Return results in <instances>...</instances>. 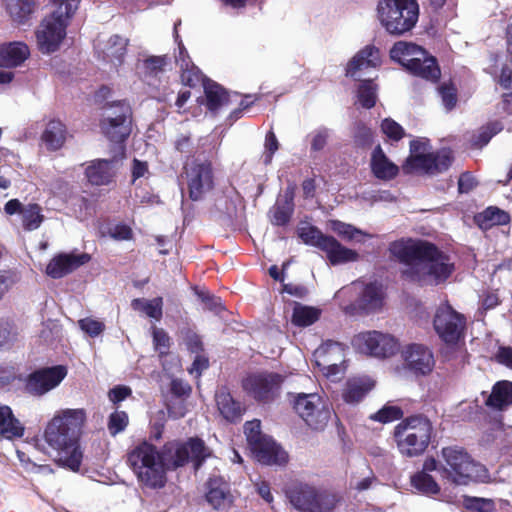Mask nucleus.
<instances>
[{
  "mask_svg": "<svg viewBox=\"0 0 512 512\" xmlns=\"http://www.w3.org/2000/svg\"><path fill=\"white\" fill-rule=\"evenodd\" d=\"M152 337L155 350L161 355H166L170 347V338L161 328L152 327Z\"/></svg>",
  "mask_w": 512,
  "mask_h": 512,
  "instance_id": "4d7b16f0",
  "label": "nucleus"
},
{
  "mask_svg": "<svg viewBox=\"0 0 512 512\" xmlns=\"http://www.w3.org/2000/svg\"><path fill=\"white\" fill-rule=\"evenodd\" d=\"M466 320L449 304H441L435 313L433 325L436 333L447 345H456L464 336Z\"/></svg>",
  "mask_w": 512,
  "mask_h": 512,
  "instance_id": "dca6fc26",
  "label": "nucleus"
},
{
  "mask_svg": "<svg viewBox=\"0 0 512 512\" xmlns=\"http://www.w3.org/2000/svg\"><path fill=\"white\" fill-rule=\"evenodd\" d=\"M320 317V310L296 303L293 308L292 322L293 324L305 327L313 324Z\"/></svg>",
  "mask_w": 512,
  "mask_h": 512,
  "instance_id": "37998d69",
  "label": "nucleus"
},
{
  "mask_svg": "<svg viewBox=\"0 0 512 512\" xmlns=\"http://www.w3.org/2000/svg\"><path fill=\"white\" fill-rule=\"evenodd\" d=\"M205 497L207 502L217 510L225 509L232 503V496L228 484L221 477L209 479Z\"/></svg>",
  "mask_w": 512,
  "mask_h": 512,
  "instance_id": "cd10ccee",
  "label": "nucleus"
},
{
  "mask_svg": "<svg viewBox=\"0 0 512 512\" xmlns=\"http://www.w3.org/2000/svg\"><path fill=\"white\" fill-rule=\"evenodd\" d=\"M278 149V141L273 132H269L265 139V162L271 161L273 153Z\"/></svg>",
  "mask_w": 512,
  "mask_h": 512,
  "instance_id": "69168bd1",
  "label": "nucleus"
},
{
  "mask_svg": "<svg viewBox=\"0 0 512 512\" xmlns=\"http://www.w3.org/2000/svg\"><path fill=\"white\" fill-rule=\"evenodd\" d=\"M251 452L258 462L266 465H283L288 461L287 453L271 437L262 440Z\"/></svg>",
  "mask_w": 512,
  "mask_h": 512,
  "instance_id": "b1692460",
  "label": "nucleus"
},
{
  "mask_svg": "<svg viewBox=\"0 0 512 512\" xmlns=\"http://www.w3.org/2000/svg\"><path fill=\"white\" fill-rule=\"evenodd\" d=\"M380 127L382 133L392 141L400 140L405 134L403 127L391 118L384 119Z\"/></svg>",
  "mask_w": 512,
  "mask_h": 512,
  "instance_id": "5fc2aeb1",
  "label": "nucleus"
},
{
  "mask_svg": "<svg viewBox=\"0 0 512 512\" xmlns=\"http://www.w3.org/2000/svg\"><path fill=\"white\" fill-rule=\"evenodd\" d=\"M313 357L315 365L327 379L336 381L344 375L345 348L342 344L327 341L315 350Z\"/></svg>",
  "mask_w": 512,
  "mask_h": 512,
  "instance_id": "4468645a",
  "label": "nucleus"
},
{
  "mask_svg": "<svg viewBox=\"0 0 512 512\" xmlns=\"http://www.w3.org/2000/svg\"><path fill=\"white\" fill-rule=\"evenodd\" d=\"M381 63L380 51L373 45H367L357 52L347 63L346 75L352 78L367 67H377Z\"/></svg>",
  "mask_w": 512,
  "mask_h": 512,
  "instance_id": "a878e982",
  "label": "nucleus"
},
{
  "mask_svg": "<svg viewBox=\"0 0 512 512\" xmlns=\"http://www.w3.org/2000/svg\"><path fill=\"white\" fill-rule=\"evenodd\" d=\"M377 100V87L371 81H364L357 91V102L364 108H372Z\"/></svg>",
  "mask_w": 512,
  "mask_h": 512,
  "instance_id": "de8ad7c7",
  "label": "nucleus"
},
{
  "mask_svg": "<svg viewBox=\"0 0 512 512\" xmlns=\"http://www.w3.org/2000/svg\"><path fill=\"white\" fill-rule=\"evenodd\" d=\"M464 506L477 512H494L496 504L493 499L480 497H465Z\"/></svg>",
  "mask_w": 512,
  "mask_h": 512,
  "instance_id": "3c124183",
  "label": "nucleus"
},
{
  "mask_svg": "<svg viewBox=\"0 0 512 512\" xmlns=\"http://www.w3.org/2000/svg\"><path fill=\"white\" fill-rule=\"evenodd\" d=\"M128 415L124 411H115L113 412L108 421V429L111 435H116L127 427L128 425Z\"/></svg>",
  "mask_w": 512,
  "mask_h": 512,
  "instance_id": "bf43d9fd",
  "label": "nucleus"
},
{
  "mask_svg": "<svg viewBox=\"0 0 512 512\" xmlns=\"http://www.w3.org/2000/svg\"><path fill=\"white\" fill-rule=\"evenodd\" d=\"M375 381L369 376H361L350 379L343 391L345 402L355 404L360 402L373 388Z\"/></svg>",
  "mask_w": 512,
  "mask_h": 512,
  "instance_id": "2f4dec72",
  "label": "nucleus"
},
{
  "mask_svg": "<svg viewBox=\"0 0 512 512\" xmlns=\"http://www.w3.org/2000/svg\"><path fill=\"white\" fill-rule=\"evenodd\" d=\"M486 403L496 409H503L510 405L512 403V383L509 381L496 383Z\"/></svg>",
  "mask_w": 512,
  "mask_h": 512,
  "instance_id": "ea45409f",
  "label": "nucleus"
},
{
  "mask_svg": "<svg viewBox=\"0 0 512 512\" xmlns=\"http://www.w3.org/2000/svg\"><path fill=\"white\" fill-rule=\"evenodd\" d=\"M180 69L181 79L185 85L195 86L203 80L199 69L191 61L181 59Z\"/></svg>",
  "mask_w": 512,
  "mask_h": 512,
  "instance_id": "09e8293b",
  "label": "nucleus"
},
{
  "mask_svg": "<svg viewBox=\"0 0 512 512\" xmlns=\"http://www.w3.org/2000/svg\"><path fill=\"white\" fill-rule=\"evenodd\" d=\"M257 495L273 509L274 495L269 482L257 479L253 482Z\"/></svg>",
  "mask_w": 512,
  "mask_h": 512,
  "instance_id": "680f3d73",
  "label": "nucleus"
},
{
  "mask_svg": "<svg viewBox=\"0 0 512 512\" xmlns=\"http://www.w3.org/2000/svg\"><path fill=\"white\" fill-rule=\"evenodd\" d=\"M86 421L84 409H62L47 423L44 438L57 453L60 464L78 471L82 461L77 438Z\"/></svg>",
  "mask_w": 512,
  "mask_h": 512,
  "instance_id": "f03ea898",
  "label": "nucleus"
},
{
  "mask_svg": "<svg viewBox=\"0 0 512 512\" xmlns=\"http://www.w3.org/2000/svg\"><path fill=\"white\" fill-rule=\"evenodd\" d=\"M403 367L397 368L396 373L401 375L407 370L414 375H427L432 372L435 360L431 350L422 344H408L401 349Z\"/></svg>",
  "mask_w": 512,
  "mask_h": 512,
  "instance_id": "a211bd4d",
  "label": "nucleus"
},
{
  "mask_svg": "<svg viewBox=\"0 0 512 512\" xmlns=\"http://www.w3.org/2000/svg\"><path fill=\"white\" fill-rule=\"evenodd\" d=\"M78 326L83 332L88 334L90 337L99 336L105 329V324L102 321L92 317L80 319L78 321Z\"/></svg>",
  "mask_w": 512,
  "mask_h": 512,
  "instance_id": "6e6d98bb",
  "label": "nucleus"
},
{
  "mask_svg": "<svg viewBox=\"0 0 512 512\" xmlns=\"http://www.w3.org/2000/svg\"><path fill=\"white\" fill-rule=\"evenodd\" d=\"M452 163L451 152L441 150L437 153L430 151L427 140H413L410 143V156L403 165L406 173H425L434 175L449 168Z\"/></svg>",
  "mask_w": 512,
  "mask_h": 512,
  "instance_id": "6e6552de",
  "label": "nucleus"
},
{
  "mask_svg": "<svg viewBox=\"0 0 512 512\" xmlns=\"http://www.w3.org/2000/svg\"><path fill=\"white\" fill-rule=\"evenodd\" d=\"M376 17L388 34L403 35L418 22L419 6L415 0H379Z\"/></svg>",
  "mask_w": 512,
  "mask_h": 512,
  "instance_id": "39448f33",
  "label": "nucleus"
},
{
  "mask_svg": "<svg viewBox=\"0 0 512 512\" xmlns=\"http://www.w3.org/2000/svg\"><path fill=\"white\" fill-rule=\"evenodd\" d=\"M25 427L14 416L12 409L0 403V437L14 440L23 437Z\"/></svg>",
  "mask_w": 512,
  "mask_h": 512,
  "instance_id": "7c9ffc66",
  "label": "nucleus"
},
{
  "mask_svg": "<svg viewBox=\"0 0 512 512\" xmlns=\"http://www.w3.org/2000/svg\"><path fill=\"white\" fill-rule=\"evenodd\" d=\"M299 238L307 245L323 250L326 239H329V235L323 234L318 228L304 223L298 228Z\"/></svg>",
  "mask_w": 512,
  "mask_h": 512,
  "instance_id": "79ce46f5",
  "label": "nucleus"
},
{
  "mask_svg": "<svg viewBox=\"0 0 512 512\" xmlns=\"http://www.w3.org/2000/svg\"><path fill=\"white\" fill-rule=\"evenodd\" d=\"M127 48V40L120 36H112L104 44L101 53L103 60L111 63L113 66L122 64Z\"/></svg>",
  "mask_w": 512,
  "mask_h": 512,
  "instance_id": "c9c22d12",
  "label": "nucleus"
},
{
  "mask_svg": "<svg viewBox=\"0 0 512 512\" xmlns=\"http://www.w3.org/2000/svg\"><path fill=\"white\" fill-rule=\"evenodd\" d=\"M107 234L115 241H128L133 238L132 228L125 223L110 225Z\"/></svg>",
  "mask_w": 512,
  "mask_h": 512,
  "instance_id": "13d9d810",
  "label": "nucleus"
},
{
  "mask_svg": "<svg viewBox=\"0 0 512 512\" xmlns=\"http://www.w3.org/2000/svg\"><path fill=\"white\" fill-rule=\"evenodd\" d=\"M90 259L87 253H60L49 261L45 272L49 277L59 279L88 263Z\"/></svg>",
  "mask_w": 512,
  "mask_h": 512,
  "instance_id": "4be33fe9",
  "label": "nucleus"
},
{
  "mask_svg": "<svg viewBox=\"0 0 512 512\" xmlns=\"http://www.w3.org/2000/svg\"><path fill=\"white\" fill-rule=\"evenodd\" d=\"M481 228L487 229L494 225H503L509 222V215L496 208L489 207L476 217Z\"/></svg>",
  "mask_w": 512,
  "mask_h": 512,
  "instance_id": "a18cd8bd",
  "label": "nucleus"
},
{
  "mask_svg": "<svg viewBox=\"0 0 512 512\" xmlns=\"http://www.w3.org/2000/svg\"><path fill=\"white\" fill-rule=\"evenodd\" d=\"M403 412L402 410L392 404H386L384 405L379 411L372 414L370 416V419L374 421H378L380 423L386 424L395 420H398L402 417Z\"/></svg>",
  "mask_w": 512,
  "mask_h": 512,
  "instance_id": "8fccbe9b",
  "label": "nucleus"
},
{
  "mask_svg": "<svg viewBox=\"0 0 512 512\" xmlns=\"http://www.w3.org/2000/svg\"><path fill=\"white\" fill-rule=\"evenodd\" d=\"M131 173L133 181H136L140 178H147L149 175L147 162L134 159L131 167Z\"/></svg>",
  "mask_w": 512,
  "mask_h": 512,
  "instance_id": "0e129e2a",
  "label": "nucleus"
},
{
  "mask_svg": "<svg viewBox=\"0 0 512 512\" xmlns=\"http://www.w3.org/2000/svg\"><path fill=\"white\" fill-rule=\"evenodd\" d=\"M127 464L142 486L157 489L162 488L167 481L160 451L146 441L129 451Z\"/></svg>",
  "mask_w": 512,
  "mask_h": 512,
  "instance_id": "20e7f679",
  "label": "nucleus"
},
{
  "mask_svg": "<svg viewBox=\"0 0 512 512\" xmlns=\"http://www.w3.org/2000/svg\"><path fill=\"white\" fill-rule=\"evenodd\" d=\"M441 102L446 111H451L457 104V91L453 84L443 83L438 88Z\"/></svg>",
  "mask_w": 512,
  "mask_h": 512,
  "instance_id": "864d4df0",
  "label": "nucleus"
},
{
  "mask_svg": "<svg viewBox=\"0 0 512 512\" xmlns=\"http://www.w3.org/2000/svg\"><path fill=\"white\" fill-rule=\"evenodd\" d=\"M293 408L311 429L317 431L327 426L332 413L328 401L316 392L296 394Z\"/></svg>",
  "mask_w": 512,
  "mask_h": 512,
  "instance_id": "9b49d317",
  "label": "nucleus"
},
{
  "mask_svg": "<svg viewBox=\"0 0 512 512\" xmlns=\"http://www.w3.org/2000/svg\"><path fill=\"white\" fill-rule=\"evenodd\" d=\"M67 373L68 370L63 365L39 369L29 375L26 388L29 393L42 396L58 387Z\"/></svg>",
  "mask_w": 512,
  "mask_h": 512,
  "instance_id": "6ab92c4d",
  "label": "nucleus"
},
{
  "mask_svg": "<svg viewBox=\"0 0 512 512\" xmlns=\"http://www.w3.org/2000/svg\"><path fill=\"white\" fill-rule=\"evenodd\" d=\"M392 60L400 63L411 73L428 80H436L440 76V69L434 57L420 46L406 41L396 42L391 50Z\"/></svg>",
  "mask_w": 512,
  "mask_h": 512,
  "instance_id": "0eeeda50",
  "label": "nucleus"
},
{
  "mask_svg": "<svg viewBox=\"0 0 512 512\" xmlns=\"http://www.w3.org/2000/svg\"><path fill=\"white\" fill-rule=\"evenodd\" d=\"M186 177L193 200L202 198L213 186L212 169L208 163H191L186 168Z\"/></svg>",
  "mask_w": 512,
  "mask_h": 512,
  "instance_id": "aec40b11",
  "label": "nucleus"
},
{
  "mask_svg": "<svg viewBox=\"0 0 512 512\" xmlns=\"http://www.w3.org/2000/svg\"><path fill=\"white\" fill-rule=\"evenodd\" d=\"M80 3L81 0H49L50 12L48 15L70 24Z\"/></svg>",
  "mask_w": 512,
  "mask_h": 512,
  "instance_id": "58836bf2",
  "label": "nucleus"
},
{
  "mask_svg": "<svg viewBox=\"0 0 512 512\" xmlns=\"http://www.w3.org/2000/svg\"><path fill=\"white\" fill-rule=\"evenodd\" d=\"M424 467L426 470H436L442 480L454 485L466 486L491 480L487 468L475 461L465 449L457 446L443 448L438 459L426 458Z\"/></svg>",
  "mask_w": 512,
  "mask_h": 512,
  "instance_id": "7ed1b4c3",
  "label": "nucleus"
},
{
  "mask_svg": "<svg viewBox=\"0 0 512 512\" xmlns=\"http://www.w3.org/2000/svg\"><path fill=\"white\" fill-rule=\"evenodd\" d=\"M331 265H343L360 260V254L351 248L341 244L336 238L330 236L324 243L322 250Z\"/></svg>",
  "mask_w": 512,
  "mask_h": 512,
  "instance_id": "bb28decb",
  "label": "nucleus"
},
{
  "mask_svg": "<svg viewBox=\"0 0 512 512\" xmlns=\"http://www.w3.org/2000/svg\"><path fill=\"white\" fill-rule=\"evenodd\" d=\"M294 194L291 190H287L282 194L274 208L271 210V220L276 225L286 224L293 212Z\"/></svg>",
  "mask_w": 512,
  "mask_h": 512,
  "instance_id": "4c0bfd02",
  "label": "nucleus"
},
{
  "mask_svg": "<svg viewBox=\"0 0 512 512\" xmlns=\"http://www.w3.org/2000/svg\"><path fill=\"white\" fill-rule=\"evenodd\" d=\"M204 89L210 110H216L226 102V93L218 84L207 81L204 83Z\"/></svg>",
  "mask_w": 512,
  "mask_h": 512,
  "instance_id": "49530a36",
  "label": "nucleus"
},
{
  "mask_svg": "<svg viewBox=\"0 0 512 512\" xmlns=\"http://www.w3.org/2000/svg\"><path fill=\"white\" fill-rule=\"evenodd\" d=\"M244 433L246 435L250 450L253 447H255L257 444L262 442V440H264L268 437L267 435H264L261 433L260 421H258V420L246 422L244 425Z\"/></svg>",
  "mask_w": 512,
  "mask_h": 512,
  "instance_id": "603ef678",
  "label": "nucleus"
},
{
  "mask_svg": "<svg viewBox=\"0 0 512 512\" xmlns=\"http://www.w3.org/2000/svg\"><path fill=\"white\" fill-rule=\"evenodd\" d=\"M22 225L26 230L32 231L40 227L44 221L42 208L38 204H28L21 209Z\"/></svg>",
  "mask_w": 512,
  "mask_h": 512,
  "instance_id": "c03bdc74",
  "label": "nucleus"
},
{
  "mask_svg": "<svg viewBox=\"0 0 512 512\" xmlns=\"http://www.w3.org/2000/svg\"><path fill=\"white\" fill-rule=\"evenodd\" d=\"M163 300L161 297L154 299L137 298L132 300L131 307L138 312L145 314L147 317L160 321L162 318Z\"/></svg>",
  "mask_w": 512,
  "mask_h": 512,
  "instance_id": "a19ab883",
  "label": "nucleus"
},
{
  "mask_svg": "<svg viewBox=\"0 0 512 512\" xmlns=\"http://www.w3.org/2000/svg\"><path fill=\"white\" fill-rule=\"evenodd\" d=\"M351 344L357 352L377 359L390 358L400 350L399 341L393 335L376 330L356 334Z\"/></svg>",
  "mask_w": 512,
  "mask_h": 512,
  "instance_id": "f8f14e48",
  "label": "nucleus"
},
{
  "mask_svg": "<svg viewBox=\"0 0 512 512\" xmlns=\"http://www.w3.org/2000/svg\"><path fill=\"white\" fill-rule=\"evenodd\" d=\"M326 229L339 236L342 240L354 244H365L373 235L363 231L352 224L340 220L330 219L326 222Z\"/></svg>",
  "mask_w": 512,
  "mask_h": 512,
  "instance_id": "c85d7f7f",
  "label": "nucleus"
},
{
  "mask_svg": "<svg viewBox=\"0 0 512 512\" xmlns=\"http://www.w3.org/2000/svg\"><path fill=\"white\" fill-rule=\"evenodd\" d=\"M433 470H426L423 466L422 471H418L410 477L411 486L419 493L426 496H435L440 493V485L429 474Z\"/></svg>",
  "mask_w": 512,
  "mask_h": 512,
  "instance_id": "e433bc0d",
  "label": "nucleus"
},
{
  "mask_svg": "<svg viewBox=\"0 0 512 512\" xmlns=\"http://www.w3.org/2000/svg\"><path fill=\"white\" fill-rule=\"evenodd\" d=\"M163 461L164 474L168 470L185 465L189 460L196 462L197 466L210 455L209 449L199 438H190L186 443L180 441L167 442L160 451Z\"/></svg>",
  "mask_w": 512,
  "mask_h": 512,
  "instance_id": "9d476101",
  "label": "nucleus"
},
{
  "mask_svg": "<svg viewBox=\"0 0 512 512\" xmlns=\"http://www.w3.org/2000/svg\"><path fill=\"white\" fill-rule=\"evenodd\" d=\"M130 108L124 103H118L105 109L101 122L103 133L113 142L117 143V151L124 155L122 142L130 134L129 122Z\"/></svg>",
  "mask_w": 512,
  "mask_h": 512,
  "instance_id": "ddd939ff",
  "label": "nucleus"
},
{
  "mask_svg": "<svg viewBox=\"0 0 512 512\" xmlns=\"http://www.w3.org/2000/svg\"><path fill=\"white\" fill-rule=\"evenodd\" d=\"M283 378L277 373H255L243 380V389L255 400L268 402L279 393Z\"/></svg>",
  "mask_w": 512,
  "mask_h": 512,
  "instance_id": "f3484780",
  "label": "nucleus"
},
{
  "mask_svg": "<svg viewBox=\"0 0 512 512\" xmlns=\"http://www.w3.org/2000/svg\"><path fill=\"white\" fill-rule=\"evenodd\" d=\"M66 134L65 125L59 120H52L47 124L41 139L47 149L55 151L64 145Z\"/></svg>",
  "mask_w": 512,
  "mask_h": 512,
  "instance_id": "f704fd0d",
  "label": "nucleus"
},
{
  "mask_svg": "<svg viewBox=\"0 0 512 512\" xmlns=\"http://www.w3.org/2000/svg\"><path fill=\"white\" fill-rule=\"evenodd\" d=\"M131 394V389L127 386H117L110 390L109 399L113 403H118L126 399Z\"/></svg>",
  "mask_w": 512,
  "mask_h": 512,
  "instance_id": "338daca9",
  "label": "nucleus"
},
{
  "mask_svg": "<svg viewBox=\"0 0 512 512\" xmlns=\"http://www.w3.org/2000/svg\"><path fill=\"white\" fill-rule=\"evenodd\" d=\"M287 497L301 512H333L340 501L336 493L304 483L290 488Z\"/></svg>",
  "mask_w": 512,
  "mask_h": 512,
  "instance_id": "1a4fd4ad",
  "label": "nucleus"
},
{
  "mask_svg": "<svg viewBox=\"0 0 512 512\" xmlns=\"http://www.w3.org/2000/svg\"><path fill=\"white\" fill-rule=\"evenodd\" d=\"M370 167L373 175L380 180H391L398 175L399 168L384 153L378 145L371 154Z\"/></svg>",
  "mask_w": 512,
  "mask_h": 512,
  "instance_id": "c756f323",
  "label": "nucleus"
},
{
  "mask_svg": "<svg viewBox=\"0 0 512 512\" xmlns=\"http://www.w3.org/2000/svg\"><path fill=\"white\" fill-rule=\"evenodd\" d=\"M115 160H93L85 167V177L92 185H108L112 182L116 173Z\"/></svg>",
  "mask_w": 512,
  "mask_h": 512,
  "instance_id": "393cba45",
  "label": "nucleus"
},
{
  "mask_svg": "<svg viewBox=\"0 0 512 512\" xmlns=\"http://www.w3.org/2000/svg\"><path fill=\"white\" fill-rule=\"evenodd\" d=\"M502 130V125L500 123H492L488 125L485 129H483L478 136H475L472 142V145L477 148H481L486 145L490 139Z\"/></svg>",
  "mask_w": 512,
  "mask_h": 512,
  "instance_id": "052dcab7",
  "label": "nucleus"
},
{
  "mask_svg": "<svg viewBox=\"0 0 512 512\" xmlns=\"http://www.w3.org/2000/svg\"><path fill=\"white\" fill-rule=\"evenodd\" d=\"M329 133L327 129L319 128L311 134V146L314 150H321L328 139Z\"/></svg>",
  "mask_w": 512,
  "mask_h": 512,
  "instance_id": "e2e57ef3",
  "label": "nucleus"
},
{
  "mask_svg": "<svg viewBox=\"0 0 512 512\" xmlns=\"http://www.w3.org/2000/svg\"><path fill=\"white\" fill-rule=\"evenodd\" d=\"M216 403L220 414L229 422H236L241 419L244 408L236 402L230 393L220 391L216 394Z\"/></svg>",
  "mask_w": 512,
  "mask_h": 512,
  "instance_id": "72a5a7b5",
  "label": "nucleus"
},
{
  "mask_svg": "<svg viewBox=\"0 0 512 512\" xmlns=\"http://www.w3.org/2000/svg\"><path fill=\"white\" fill-rule=\"evenodd\" d=\"M389 251L403 265V276L413 282L439 285L454 271L449 255L425 240L402 238L392 242Z\"/></svg>",
  "mask_w": 512,
  "mask_h": 512,
  "instance_id": "f257e3e1",
  "label": "nucleus"
},
{
  "mask_svg": "<svg viewBox=\"0 0 512 512\" xmlns=\"http://www.w3.org/2000/svg\"><path fill=\"white\" fill-rule=\"evenodd\" d=\"M6 12L13 23L23 25L29 22L36 10L34 0H3Z\"/></svg>",
  "mask_w": 512,
  "mask_h": 512,
  "instance_id": "473e14b6",
  "label": "nucleus"
},
{
  "mask_svg": "<svg viewBox=\"0 0 512 512\" xmlns=\"http://www.w3.org/2000/svg\"><path fill=\"white\" fill-rule=\"evenodd\" d=\"M352 291H361V297L358 300V307L366 312H373L381 308L384 300V291L380 284L371 283L362 287L360 283H355L350 287L340 289L336 293L337 298L347 296Z\"/></svg>",
  "mask_w": 512,
  "mask_h": 512,
  "instance_id": "412c9836",
  "label": "nucleus"
},
{
  "mask_svg": "<svg viewBox=\"0 0 512 512\" xmlns=\"http://www.w3.org/2000/svg\"><path fill=\"white\" fill-rule=\"evenodd\" d=\"M68 26L53 16H44L34 32L37 49L46 55L57 52L66 39Z\"/></svg>",
  "mask_w": 512,
  "mask_h": 512,
  "instance_id": "2eb2a0df",
  "label": "nucleus"
},
{
  "mask_svg": "<svg viewBox=\"0 0 512 512\" xmlns=\"http://www.w3.org/2000/svg\"><path fill=\"white\" fill-rule=\"evenodd\" d=\"M431 431V423L425 417L414 416L400 422L394 431L400 453L408 457L422 454L430 442Z\"/></svg>",
  "mask_w": 512,
  "mask_h": 512,
  "instance_id": "423d86ee",
  "label": "nucleus"
},
{
  "mask_svg": "<svg viewBox=\"0 0 512 512\" xmlns=\"http://www.w3.org/2000/svg\"><path fill=\"white\" fill-rule=\"evenodd\" d=\"M208 364V358L205 355L197 354L191 368L189 369V373L199 376L201 372L208 367Z\"/></svg>",
  "mask_w": 512,
  "mask_h": 512,
  "instance_id": "774afa93",
  "label": "nucleus"
},
{
  "mask_svg": "<svg viewBox=\"0 0 512 512\" xmlns=\"http://www.w3.org/2000/svg\"><path fill=\"white\" fill-rule=\"evenodd\" d=\"M30 48L23 41L0 44V67L12 69L20 67L30 57Z\"/></svg>",
  "mask_w": 512,
  "mask_h": 512,
  "instance_id": "5701e85b",
  "label": "nucleus"
}]
</instances>
